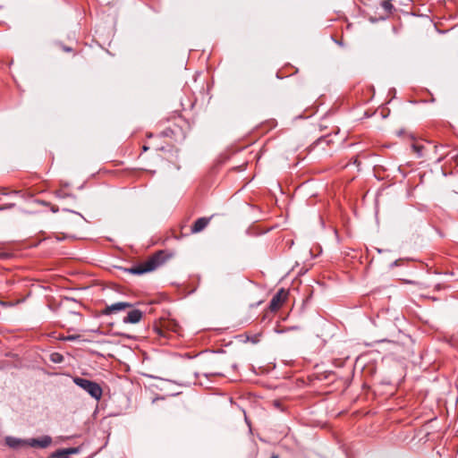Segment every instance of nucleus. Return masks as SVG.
<instances>
[{"mask_svg":"<svg viewBox=\"0 0 458 458\" xmlns=\"http://www.w3.org/2000/svg\"><path fill=\"white\" fill-rule=\"evenodd\" d=\"M79 338V335H68L64 337L63 339L65 341H74Z\"/></svg>","mask_w":458,"mask_h":458,"instance_id":"nucleus-13","label":"nucleus"},{"mask_svg":"<svg viewBox=\"0 0 458 458\" xmlns=\"http://www.w3.org/2000/svg\"><path fill=\"white\" fill-rule=\"evenodd\" d=\"M78 452L79 449L75 447L60 449L52 454V458H68L70 454H77Z\"/></svg>","mask_w":458,"mask_h":458,"instance_id":"nucleus-8","label":"nucleus"},{"mask_svg":"<svg viewBox=\"0 0 458 458\" xmlns=\"http://www.w3.org/2000/svg\"><path fill=\"white\" fill-rule=\"evenodd\" d=\"M381 6L388 13H391L392 11L394 10V5L392 4L391 0H384L381 3Z\"/></svg>","mask_w":458,"mask_h":458,"instance_id":"nucleus-9","label":"nucleus"},{"mask_svg":"<svg viewBox=\"0 0 458 458\" xmlns=\"http://www.w3.org/2000/svg\"><path fill=\"white\" fill-rule=\"evenodd\" d=\"M270 458H278V455L273 454Z\"/></svg>","mask_w":458,"mask_h":458,"instance_id":"nucleus-18","label":"nucleus"},{"mask_svg":"<svg viewBox=\"0 0 458 458\" xmlns=\"http://www.w3.org/2000/svg\"><path fill=\"white\" fill-rule=\"evenodd\" d=\"M72 381L96 401H99L101 399L103 389L98 383L80 377H74Z\"/></svg>","mask_w":458,"mask_h":458,"instance_id":"nucleus-3","label":"nucleus"},{"mask_svg":"<svg viewBox=\"0 0 458 458\" xmlns=\"http://www.w3.org/2000/svg\"><path fill=\"white\" fill-rule=\"evenodd\" d=\"M167 257L164 250H159L149 257L146 261L137 264L131 267L125 268L124 271L133 275H143L145 273L152 272L158 267L163 265Z\"/></svg>","mask_w":458,"mask_h":458,"instance_id":"nucleus-1","label":"nucleus"},{"mask_svg":"<svg viewBox=\"0 0 458 458\" xmlns=\"http://www.w3.org/2000/svg\"><path fill=\"white\" fill-rule=\"evenodd\" d=\"M52 360H53V361H55V362H58V361H60V360H61V358H60V359H58V357H55V358H53Z\"/></svg>","mask_w":458,"mask_h":458,"instance_id":"nucleus-16","label":"nucleus"},{"mask_svg":"<svg viewBox=\"0 0 458 458\" xmlns=\"http://www.w3.org/2000/svg\"><path fill=\"white\" fill-rule=\"evenodd\" d=\"M52 443V438L49 436H44L40 438L21 439L14 437H6L5 444L13 449L21 446H30L34 448H47Z\"/></svg>","mask_w":458,"mask_h":458,"instance_id":"nucleus-2","label":"nucleus"},{"mask_svg":"<svg viewBox=\"0 0 458 458\" xmlns=\"http://www.w3.org/2000/svg\"><path fill=\"white\" fill-rule=\"evenodd\" d=\"M212 216L209 217H199L191 225V233H198L202 232L209 224Z\"/></svg>","mask_w":458,"mask_h":458,"instance_id":"nucleus-7","label":"nucleus"},{"mask_svg":"<svg viewBox=\"0 0 458 458\" xmlns=\"http://www.w3.org/2000/svg\"><path fill=\"white\" fill-rule=\"evenodd\" d=\"M174 134V131L171 128H166L162 131V135L165 137H173Z\"/></svg>","mask_w":458,"mask_h":458,"instance_id":"nucleus-11","label":"nucleus"},{"mask_svg":"<svg viewBox=\"0 0 458 458\" xmlns=\"http://www.w3.org/2000/svg\"><path fill=\"white\" fill-rule=\"evenodd\" d=\"M143 317V312L140 310H131L127 315L123 318V321L125 324H136L139 323Z\"/></svg>","mask_w":458,"mask_h":458,"instance_id":"nucleus-6","label":"nucleus"},{"mask_svg":"<svg viewBox=\"0 0 458 458\" xmlns=\"http://www.w3.org/2000/svg\"><path fill=\"white\" fill-rule=\"evenodd\" d=\"M288 291L281 288L278 292L272 297L268 309L272 312L277 311L283 304L287 301L288 298Z\"/></svg>","mask_w":458,"mask_h":458,"instance_id":"nucleus-4","label":"nucleus"},{"mask_svg":"<svg viewBox=\"0 0 458 458\" xmlns=\"http://www.w3.org/2000/svg\"><path fill=\"white\" fill-rule=\"evenodd\" d=\"M455 159L458 162V154L456 155Z\"/></svg>","mask_w":458,"mask_h":458,"instance_id":"nucleus-19","label":"nucleus"},{"mask_svg":"<svg viewBox=\"0 0 458 458\" xmlns=\"http://www.w3.org/2000/svg\"><path fill=\"white\" fill-rule=\"evenodd\" d=\"M64 50L66 51V52H70V51H72V48L64 47Z\"/></svg>","mask_w":458,"mask_h":458,"instance_id":"nucleus-14","label":"nucleus"},{"mask_svg":"<svg viewBox=\"0 0 458 458\" xmlns=\"http://www.w3.org/2000/svg\"><path fill=\"white\" fill-rule=\"evenodd\" d=\"M211 374L212 375H222V373H220V372H212Z\"/></svg>","mask_w":458,"mask_h":458,"instance_id":"nucleus-17","label":"nucleus"},{"mask_svg":"<svg viewBox=\"0 0 458 458\" xmlns=\"http://www.w3.org/2000/svg\"><path fill=\"white\" fill-rule=\"evenodd\" d=\"M412 148L419 156H422V150L424 148L422 145L414 143L412 144Z\"/></svg>","mask_w":458,"mask_h":458,"instance_id":"nucleus-10","label":"nucleus"},{"mask_svg":"<svg viewBox=\"0 0 458 458\" xmlns=\"http://www.w3.org/2000/svg\"><path fill=\"white\" fill-rule=\"evenodd\" d=\"M52 360H53V361H55V362H58V361H60V360H61V358H60V359H58V357H55V358H53Z\"/></svg>","mask_w":458,"mask_h":458,"instance_id":"nucleus-15","label":"nucleus"},{"mask_svg":"<svg viewBox=\"0 0 458 458\" xmlns=\"http://www.w3.org/2000/svg\"><path fill=\"white\" fill-rule=\"evenodd\" d=\"M14 207L13 203L5 204L3 206H0V210L9 209Z\"/></svg>","mask_w":458,"mask_h":458,"instance_id":"nucleus-12","label":"nucleus"},{"mask_svg":"<svg viewBox=\"0 0 458 458\" xmlns=\"http://www.w3.org/2000/svg\"><path fill=\"white\" fill-rule=\"evenodd\" d=\"M132 304L130 302L120 301L115 302L111 305H106L104 310H102L101 314L109 316L113 313H117L122 310H125L126 309L131 308Z\"/></svg>","mask_w":458,"mask_h":458,"instance_id":"nucleus-5","label":"nucleus"}]
</instances>
